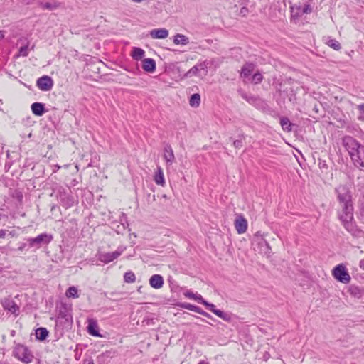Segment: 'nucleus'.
I'll use <instances>...</instances> for the list:
<instances>
[{
  "label": "nucleus",
  "instance_id": "f257e3e1",
  "mask_svg": "<svg viewBox=\"0 0 364 364\" xmlns=\"http://www.w3.org/2000/svg\"><path fill=\"white\" fill-rule=\"evenodd\" d=\"M337 199L341 206L339 219L344 228L348 231L353 230V207L352 203V193L349 186L340 185L336 188Z\"/></svg>",
  "mask_w": 364,
  "mask_h": 364
},
{
  "label": "nucleus",
  "instance_id": "f03ea898",
  "mask_svg": "<svg viewBox=\"0 0 364 364\" xmlns=\"http://www.w3.org/2000/svg\"><path fill=\"white\" fill-rule=\"evenodd\" d=\"M343 145L348 151L354 165L364 170V146L350 136L343 138Z\"/></svg>",
  "mask_w": 364,
  "mask_h": 364
},
{
  "label": "nucleus",
  "instance_id": "7ed1b4c3",
  "mask_svg": "<svg viewBox=\"0 0 364 364\" xmlns=\"http://www.w3.org/2000/svg\"><path fill=\"white\" fill-rule=\"evenodd\" d=\"M13 355L24 364H29L33 360L32 352L24 345L17 344L13 350Z\"/></svg>",
  "mask_w": 364,
  "mask_h": 364
},
{
  "label": "nucleus",
  "instance_id": "20e7f679",
  "mask_svg": "<svg viewBox=\"0 0 364 364\" xmlns=\"http://www.w3.org/2000/svg\"><path fill=\"white\" fill-rule=\"evenodd\" d=\"M332 275L336 280L343 284H348L351 280L346 267L343 264H340L333 268Z\"/></svg>",
  "mask_w": 364,
  "mask_h": 364
},
{
  "label": "nucleus",
  "instance_id": "39448f33",
  "mask_svg": "<svg viewBox=\"0 0 364 364\" xmlns=\"http://www.w3.org/2000/svg\"><path fill=\"white\" fill-rule=\"evenodd\" d=\"M125 249V247L120 246L116 251L112 252H99L97 254V258L101 262L107 264L118 258Z\"/></svg>",
  "mask_w": 364,
  "mask_h": 364
},
{
  "label": "nucleus",
  "instance_id": "423d86ee",
  "mask_svg": "<svg viewBox=\"0 0 364 364\" xmlns=\"http://www.w3.org/2000/svg\"><path fill=\"white\" fill-rule=\"evenodd\" d=\"M53 240V236L51 235H48L47 233H42L38 235L34 238H28L27 241L28 242L30 247L34 246H41L42 244H48Z\"/></svg>",
  "mask_w": 364,
  "mask_h": 364
},
{
  "label": "nucleus",
  "instance_id": "0eeeda50",
  "mask_svg": "<svg viewBox=\"0 0 364 364\" xmlns=\"http://www.w3.org/2000/svg\"><path fill=\"white\" fill-rule=\"evenodd\" d=\"M254 241L256 242L260 248L261 253L269 255L271 247L267 240L264 238L263 235L257 232L254 235Z\"/></svg>",
  "mask_w": 364,
  "mask_h": 364
},
{
  "label": "nucleus",
  "instance_id": "6e6552de",
  "mask_svg": "<svg viewBox=\"0 0 364 364\" xmlns=\"http://www.w3.org/2000/svg\"><path fill=\"white\" fill-rule=\"evenodd\" d=\"M37 86L43 91H48L53 86V82L50 77L45 75L37 80Z\"/></svg>",
  "mask_w": 364,
  "mask_h": 364
},
{
  "label": "nucleus",
  "instance_id": "1a4fd4ad",
  "mask_svg": "<svg viewBox=\"0 0 364 364\" xmlns=\"http://www.w3.org/2000/svg\"><path fill=\"white\" fill-rule=\"evenodd\" d=\"M235 228L238 234H243L247 229V221L242 215L237 216L235 220Z\"/></svg>",
  "mask_w": 364,
  "mask_h": 364
},
{
  "label": "nucleus",
  "instance_id": "9d476101",
  "mask_svg": "<svg viewBox=\"0 0 364 364\" xmlns=\"http://www.w3.org/2000/svg\"><path fill=\"white\" fill-rule=\"evenodd\" d=\"M205 306L211 311L213 312V314H215L216 316H218V317H220V318H222L223 320L225 321H230V319H231V316L224 312L223 311H221V310H219V309H217L215 308V306L213 304H210L207 301V304H205Z\"/></svg>",
  "mask_w": 364,
  "mask_h": 364
},
{
  "label": "nucleus",
  "instance_id": "9b49d317",
  "mask_svg": "<svg viewBox=\"0 0 364 364\" xmlns=\"http://www.w3.org/2000/svg\"><path fill=\"white\" fill-rule=\"evenodd\" d=\"M163 158L166 161L167 166H171L175 160L173 151L170 145H166L164 147Z\"/></svg>",
  "mask_w": 364,
  "mask_h": 364
},
{
  "label": "nucleus",
  "instance_id": "f8f14e48",
  "mask_svg": "<svg viewBox=\"0 0 364 364\" xmlns=\"http://www.w3.org/2000/svg\"><path fill=\"white\" fill-rule=\"evenodd\" d=\"M168 36V31L166 28L153 29L150 31V36L154 39H164Z\"/></svg>",
  "mask_w": 364,
  "mask_h": 364
},
{
  "label": "nucleus",
  "instance_id": "ddd939ff",
  "mask_svg": "<svg viewBox=\"0 0 364 364\" xmlns=\"http://www.w3.org/2000/svg\"><path fill=\"white\" fill-rule=\"evenodd\" d=\"M2 306L4 309L9 311L11 314H16L19 310L18 306L13 300L9 299H6L3 301Z\"/></svg>",
  "mask_w": 364,
  "mask_h": 364
},
{
  "label": "nucleus",
  "instance_id": "4468645a",
  "mask_svg": "<svg viewBox=\"0 0 364 364\" xmlns=\"http://www.w3.org/2000/svg\"><path fill=\"white\" fill-rule=\"evenodd\" d=\"M164 279L159 274H154L149 279V284L154 289H160L164 285Z\"/></svg>",
  "mask_w": 364,
  "mask_h": 364
},
{
  "label": "nucleus",
  "instance_id": "2eb2a0df",
  "mask_svg": "<svg viewBox=\"0 0 364 364\" xmlns=\"http://www.w3.org/2000/svg\"><path fill=\"white\" fill-rule=\"evenodd\" d=\"M142 68L146 72L152 73L156 69V63L152 58H145L142 61Z\"/></svg>",
  "mask_w": 364,
  "mask_h": 364
},
{
  "label": "nucleus",
  "instance_id": "dca6fc26",
  "mask_svg": "<svg viewBox=\"0 0 364 364\" xmlns=\"http://www.w3.org/2000/svg\"><path fill=\"white\" fill-rule=\"evenodd\" d=\"M154 180L155 183L161 186H165V179L163 173V170L161 166H158L154 176Z\"/></svg>",
  "mask_w": 364,
  "mask_h": 364
},
{
  "label": "nucleus",
  "instance_id": "f3484780",
  "mask_svg": "<svg viewBox=\"0 0 364 364\" xmlns=\"http://www.w3.org/2000/svg\"><path fill=\"white\" fill-rule=\"evenodd\" d=\"M39 6L43 9L53 11L60 7V4L57 1H52L50 2H43L38 3Z\"/></svg>",
  "mask_w": 364,
  "mask_h": 364
},
{
  "label": "nucleus",
  "instance_id": "a211bd4d",
  "mask_svg": "<svg viewBox=\"0 0 364 364\" xmlns=\"http://www.w3.org/2000/svg\"><path fill=\"white\" fill-rule=\"evenodd\" d=\"M97 328L98 326L97 322L93 319L89 320V323L87 326L88 333L93 336L100 337L101 336L99 333Z\"/></svg>",
  "mask_w": 364,
  "mask_h": 364
},
{
  "label": "nucleus",
  "instance_id": "6ab92c4d",
  "mask_svg": "<svg viewBox=\"0 0 364 364\" xmlns=\"http://www.w3.org/2000/svg\"><path fill=\"white\" fill-rule=\"evenodd\" d=\"M255 70V65L253 63H245L241 70L240 75L243 77H249Z\"/></svg>",
  "mask_w": 364,
  "mask_h": 364
},
{
  "label": "nucleus",
  "instance_id": "aec40b11",
  "mask_svg": "<svg viewBox=\"0 0 364 364\" xmlns=\"http://www.w3.org/2000/svg\"><path fill=\"white\" fill-rule=\"evenodd\" d=\"M173 43L176 45L186 46L189 43V39L183 34L177 33L174 36Z\"/></svg>",
  "mask_w": 364,
  "mask_h": 364
},
{
  "label": "nucleus",
  "instance_id": "412c9836",
  "mask_svg": "<svg viewBox=\"0 0 364 364\" xmlns=\"http://www.w3.org/2000/svg\"><path fill=\"white\" fill-rule=\"evenodd\" d=\"M280 124L283 130L288 132L292 131L293 127L295 126V124L291 123L287 117H282L280 119Z\"/></svg>",
  "mask_w": 364,
  "mask_h": 364
},
{
  "label": "nucleus",
  "instance_id": "4be33fe9",
  "mask_svg": "<svg viewBox=\"0 0 364 364\" xmlns=\"http://www.w3.org/2000/svg\"><path fill=\"white\" fill-rule=\"evenodd\" d=\"M33 114H43V112H50L49 109H45L44 105L41 102H34L31 105Z\"/></svg>",
  "mask_w": 364,
  "mask_h": 364
},
{
  "label": "nucleus",
  "instance_id": "5701e85b",
  "mask_svg": "<svg viewBox=\"0 0 364 364\" xmlns=\"http://www.w3.org/2000/svg\"><path fill=\"white\" fill-rule=\"evenodd\" d=\"M144 50L140 48L134 47L132 51V57L136 60H141L144 56Z\"/></svg>",
  "mask_w": 364,
  "mask_h": 364
},
{
  "label": "nucleus",
  "instance_id": "b1692460",
  "mask_svg": "<svg viewBox=\"0 0 364 364\" xmlns=\"http://www.w3.org/2000/svg\"><path fill=\"white\" fill-rule=\"evenodd\" d=\"M291 15L294 17L301 16L302 14V6L301 5L294 4L291 6Z\"/></svg>",
  "mask_w": 364,
  "mask_h": 364
},
{
  "label": "nucleus",
  "instance_id": "393cba45",
  "mask_svg": "<svg viewBox=\"0 0 364 364\" xmlns=\"http://www.w3.org/2000/svg\"><path fill=\"white\" fill-rule=\"evenodd\" d=\"M48 336V331L45 328H39L36 331V337L41 341H43Z\"/></svg>",
  "mask_w": 364,
  "mask_h": 364
},
{
  "label": "nucleus",
  "instance_id": "a878e982",
  "mask_svg": "<svg viewBox=\"0 0 364 364\" xmlns=\"http://www.w3.org/2000/svg\"><path fill=\"white\" fill-rule=\"evenodd\" d=\"M65 295L68 298H78L77 289L75 287H70L66 291Z\"/></svg>",
  "mask_w": 364,
  "mask_h": 364
},
{
  "label": "nucleus",
  "instance_id": "bb28decb",
  "mask_svg": "<svg viewBox=\"0 0 364 364\" xmlns=\"http://www.w3.org/2000/svg\"><path fill=\"white\" fill-rule=\"evenodd\" d=\"M200 102V97L199 94H193L190 99V105L192 107H197Z\"/></svg>",
  "mask_w": 364,
  "mask_h": 364
},
{
  "label": "nucleus",
  "instance_id": "cd10ccee",
  "mask_svg": "<svg viewBox=\"0 0 364 364\" xmlns=\"http://www.w3.org/2000/svg\"><path fill=\"white\" fill-rule=\"evenodd\" d=\"M326 44L336 50H339L341 48L340 43L335 39H329Z\"/></svg>",
  "mask_w": 364,
  "mask_h": 364
},
{
  "label": "nucleus",
  "instance_id": "c85d7f7f",
  "mask_svg": "<svg viewBox=\"0 0 364 364\" xmlns=\"http://www.w3.org/2000/svg\"><path fill=\"white\" fill-rule=\"evenodd\" d=\"M124 279L127 283H133L136 280V276L132 272H127L124 275Z\"/></svg>",
  "mask_w": 364,
  "mask_h": 364
},
{
  "label": "nucleus",
  "instance_id": "c756f323",
  "mask_svg": "<svg viewBox=\"0 0 364 364\" xmlns=\"http://www.w3.org/2000/svg\"><path fill=\"white\" fill-rule=\"evenodd\" d=\"M209 62L208 60H204L201 63H198L196 65L198 68L199 72L203 70L204 73V75H206L208 73V68L209 65Z\"/></svg>",
  "mask_w": 364,
  "mask_h": 364
},
{
  "label": "nucleus",
  "instance_id": "7c9ffc66",
  "mask_svg": "<svg viewBox=\"0 0 364 364\" xmlns=\"http://www.w3.org/2000/svg\"><path fill=\"white\" fill-rule=\"evenodd\" d=\"M198 73H199V70H198V68L197 67V65H194L193 67H192L185 75H184V77H193V76H196V75H198Z\"/></svg>",
  "mask_w": 364,
  "mask_h": 364
},
{
  "label": "nucleus",
  "instance_id": "2f4dec72",
  "mask_svg": "<svg viewBox=\"0 0 364 364\" xmlns=\"http://www.w3.org/2000/svg\"><path fill=\"white\" fill-rule=\"evenodd\" d=\"M263 80V76L261 73H257L253 75L252 77V82L255 84H258L261 82Z\"/></svg>",
  "mask_w": 364,
  "mask_h": 364
},
{
  "label": "nucleus",
  "instance_id": "473e14b6",
  "mask_svg": "<svg viewBox=\"0 0 364 364\" xmlns=\"http://www.w3.org/2000/svg\"><path fill=\"white\" fill-rule=\"evenodd\" d=\"M28 55V46H22L20 48L18 51V55L26 57Z\"/></svg>",
  "mask_w": 364,
  "mask_h": 364
},
{
  "label": "nucleus",
  "instance_id": "72a5a7b5",
  "mask_svg": "<svg viewBox=\"0 0 364 364\" xmlns=\"http://www.w3.org/2000/svg\"><path fill=\"white\" fill-rule=\"evenodd\" d=\"M183 294L186 298L195 300L196 296H197L198 294H194L192 291H187L184 292Z\"/></svg>",
  "mask_w": 364,
  "mask_h": 364
},
{
  "label": "nucleus",
  "instance_id": "f704fd0d",
  "mask_svg": "<svg viewBox=\"0 0 364 364\" xmlns=\"http://www.w3.org/2000/svg\"><path fill=\"white\" fill-rule=\"evenodd\" d=\"M194 306L195 305L191 304L189 303H183V304H180L181 307L188 309V310H190V311H193Z\"/></svg>",
  "mask_w": 364,
  "mask_h": 364
},
{
  "label": "nucleus",
  "instance_id": "c9c22d12",
  "mask_svg": "<svg viewBox=\"0 0 364 364\" xmlns=\"http://www.w3.org/2000/svg\"><path fill=\"white\" fill-rule=\"evenodd\" d=\"M311 8L309 4H305L302 6V14L311 13Z\"/></svg>",
  "mask_w": 364,
  "mask_h": 364
},
{
  "label": "nucleus",
  "instance_id": "e433bc0d",
  "mask_svg": "<svg viewBox=\"0 0 364 364\" xmlns=\"http://www.w3.org/2000/svg\"><path fill=\"white\" fill-rule=\"evenodd\" d=\"M195 300L197 301L198 303L203 304L204 306H205V304H207V301L205 300H204L203 298L202 297V296L198 294L196 296Z\"/></svg>",
  "mask_w": 364,
  "mask_h": 364
},
{
  "label": "nucleus",
  "instance_id": "4c0bfd02",
  "mask_svg": "<svg viewBox=\"0 0 364 364\" xmlns=\"http://www.w3.org/2000/svg\"><path fill=\"white\" fill-rule=\"evenodd\" d=\"M233 146L236 149H240L242 146V140L238 139V140L234 141Z\"/></svg>",
  "mask_w": 364,
  "mask_h": 364
},
{
  "label": "nucleus",
  "instance_id": "58836bf2",
  "mask_svg": "<svg viewBox=\"0 0 364 364\" xmlns=\"http://www.w3.org/2000/svg\"><path fill=\"white\" fill-rule=\"evenodd\" d=\"M210 63L215 65V67H218L221 63V60L219 58L213 59Z\"/></svg>",
  "mask_w": 364,
  "mask_h": 364
},
{
  "label": "nucleus",
  "instance_id": "ea45409f",
  "mask_svg": "<svg viewBox=\"0 0 364 364\" xmlns=\"http://www.w3.org/2000/svg\"><path fill=\"white\" fill-rule=\"evenodd\" d=\"M203 309H201L200 307L197 306H194L193 307V309L192 311H194V312H196L199 314H201L203 313Z\"/></svg>",
  "mask_w": 364,
  "mask_h": 364
},
{
  "label": "nucleus",
  "instance_id": "a19ab883",
  "mask_svg": "<svg viewBox=\"0 0 364 364\" xmlns=\"http://www.w3.org/2000/svg\"><path fill=\"white\" fill-rule=\"evenodd\" d=\"M358 110L364 114V103L358 105Z\"/></svg>",
  "mask_w": 364,
  "mask_h": 364
},
{
  "label": "nucleus",
  "instance_id": "79ce46f5",
  "mask_svg": "<svg viewBox=\"0 0 364 364\" xmlns=\"http://www.w3.org/2000/svg\"><path fill=\"white\" fill-rule=\"evenodd\" d=\"M6 231L5 230H0V238H4Z\"/></svg>",
  "mask_w": 364,
  "mask_h": 364
},
{
  "label": "nucleus",
  "instance_id": "37998d69",
  "mask_svg": "<svg viewBox=\"0 0 364 364\" xmlns=\"http://www.w3.org/2000/svg\"><path fill=\"white\" fill-rule=\"evenodd\" d=\"M201 315H203V316H205L207 318H212L210 314H209L208 313H207V312H205L204 311H203V313L201 314Z\"/></svg>",
  "mask_w": 364,
  "mask_h": 364
},
{
  "label": "nucleus",
  "instance_id": "c03bdc74",
  "mask_svg": "<svg viewBox=\"0 0 364 364\" xmlns=\"http://www.w3.org/2000/svg\"><path fill=\"white\" fill-rule=\"evenodd\" d=\"M83 364H94V363L92 360H84Z\"/></svg>",
  "mask_w": 364,
  "mask_h": 364
},
{
  "label": "nucleus",
  "instance_id": "a18cd8bd",
  "mask_svg": "<svg viewBox=\"0 0 364 364\" xmlns=\"http://www.w3.org/2000/svg\"><path fill=\"white\" fill-rule=\"evenodd\" d=\"M26 247V244H22L19 247H18V250L19 251H23Z\"/></svg>",
  "mask_w": 364,
  "mask_h": 364
},
{
  "label": "nucleus",
  "instance_id": "49530a36",
  "mask_svg": "<svg viewBox=\"0 0 364 364\" xmlns=\"http://www.w3.org/2000/svg\"><path fill=\"white\" fill-rule=\"evenodd\" d=\"M360 267L364 269V259L360 262Z\"/></svg>",
  "mask_w": 364,
  "mask_h": 364
},
{
  "label": "nucleus",
  "instance_id": "de8ad7c7",
  "mask_svg": "<svg viewBox=\"0 0 364 364\" xmlns=\"http://www.w3.org/2000/svg\"><path fill=\"white\" fill-rule=\"evenodd\" d=\"M4 32L0 31V40L4 38Z\"/></svg>",
  "mask_w": 364,
  "mask_h": 364
},
{
  "label": "nucleus",
  "instance_id": "09e8293b",
  "mask_svg": "<svg viewBox=\"0 0 364 364\" xmlns=\"http://www.w3.org/2000/svg\"><path fill=\"white\" fill-rule=\"evenodd\" d=\"M198 364H208V363L205 362L204 360L200 361Z\"/></svg>",
  "mask_w": 364,
  "mask_h": 364
},
{
  "label": "nucleus",
  "instance_id": "8fccbe9b",
  "mask_svg": "<svg viewBox=\"0 0 364 364\" xmlns=\"http://www.w3.org/2000/svg\"><path fill=\"white\" fill-rule=\"evenodd\" d=\"M135 2H141L142 0H133Z\"/></svg>",
  "mask_w": 364,
  "mask_h": 364
},
{
  "label": "nucleus",
  "instance_id": "3c124183",
  "mask_svg": "<svg viewBox=\"0 0 364 364\" xmlns=\"http://www.w3.org/2000/svg\"><path fill=\"white\" fill-rule=\"evenodd\" d=\"M360 119L364 120V117L363 118L362 117H360Z\"/></svg>",
  "mask_w": 364,
  "mask_h": 364
}]
</instances>
